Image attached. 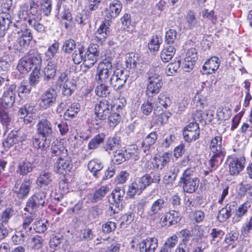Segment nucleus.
I'll return each instance as SVG.
<instances>
[{
  "instance_id": "obj_1",
  "label": "nucleus",
  "mask_w": 252,
  "mask_h": 252,
  "mask_svg": "<svg viewBox=\"0 0 252 252\" xmlns=\"http://www.w3.org/2000/svg\"><path fill=\"white\" fill-rule=\"evenodd\" d=\"M123 5L120 1L114 0L109 4L106 10L105 19L100 25L94 33V40L98 43L102 44L108 37L110 32V21L117 17L122 10Z\"/></svg>"
},
{
  "instance_id": "obj_2",
  "label": "nucleus",
  "mask_w": 252,
  "mask_h": 252,
  "mask_svg": "<svg viewBox=\"0 0 252 252\" xmlns=\"http://www.w3.org/2000/svg\"><path fill=\"white\" fill-rule=\"evenodd\" d=\"M159 68L151 67L146 74L148 81L146 93L149 97H152L158 94L163 85L162 77L159 74Z\"/></svg>"
},
{
  "instance_id": "obj_3",
  "label": "nucleus",
  "mask_w": 252,
  "mask_h": 252,
  "mask_svg": "<svg viewBox=\"0 0 252 252\" xmlns=\"http://www.w3.org/2000/svg\"><path fill=\"white\" fill-rule=\"evenodd\" d=\"M112 60L111 57H107L99 62L95 75L96 82L109 83L113 73Z\"/></svg>"
},
{
  "instance_id": "obj_4",
  "label": "nucleus",
  "mask_w": 252,
  "mask_h": 252,
  "mask_svg": "<svg viewBox=\"0 0 252 252\" xmlns=\"http://www.w3.org/2000/svg\"><path fill=\"white\" fill-rule=\"evenodd\" d=\"M199 183V180L194 176L193 170L189 168L183 172L178 182V186L182 187L184 192L192 193L198 189Z\"/></svg>"
},
{
  "instance_id": "obj_5",
  "label": "nucleus",
  "mask_w": 252,
  "mask_h": 252,
  "mask_svg": "<svg viewBox=\"0 0 252 252\" xmlns=\"http://www.w3.org/2000/svg\"><path fill=\"white\" fill-rule=\"evenodd\" d=\"M111 199L109 202L110 203L109 209L113 214L118 213L123 208L125 196V190L123 187H116L111 194Z\"/></svg>"
},
{
  "instance_id": "obj_6",
  "label": "nucleus",
  "mask_w": 252,
  "mask_h": 252,
  "mask_svg": "<svg viewBox=\"0 0 252 252\" xmlns=\"http://www.w3.org/2000/svg\"><path fill=\"white\" fill-rule=\"evenodd\" d=\"M47 193L45 191H39L35 193L28 200L24 210L28 212H35L40 206H44L46 202Z\"/></svg>"
},
{
  "instance_id": "obj_7",
  "label": "nucleus",
  "mask_w": 252,
  "mask_h": 252,
  "mask_svg": "<svg viewBox=\"0 0 252 252\" xmlns=\"http://www.w3.org/2000/svg\"><path fill=\"white\" fill-rule=\"evenodd\" d=\"M18 36L14 44V48L20 53H24L32 39V33L31 30L26 29L18 32Z\"/></svg>"
},
{
  "instance_id": "obj_8",
  "label": "nucleus",
  "mask_w": 252,
  "mask_h": 252,
  "mask_svg": "<svg viewBox=\"0 0 252 252\" xmlns=\"http://www.w3.org/2000/svg\"><path fill=\"white\" fill-rule=\"evenodd\" d=\"M128 77L126 69L117 68L113 71L109 83L114 90L118 91L124 87Z\"/></svg>"
},
{
  "instance_id": "obj_9",
  "label": "nucleus",
  "mask_w": 252,
  "mask_h": 252,
  "mask_svg": "<svg viewBox=\"0 0 252 252\" xmlns=\"http://www.w3.org/2000/svg\"><path fill=\"white\" fill-rule=\"evenodd\" d=\"M16 94V85L14 84L10 85L0 98V107L6 109L11 108L15 101Z\"/></svg>"
},
{
  "instance_id": "obj_10",
  "label": "nucleus",
  "mask_w": 252,
  "mask_h": 252,
  "mask_svg": "<svg viewBox=\"0 0 252 252\" xmlns=\"http://www.w3.org/2000/svg\"><path fill=\"white\" fill-rule=\"evenodd\" d=\"M114 106L108 100L103 99L95 104L94 113L96 117L100 120H105L110 114Z\"/></svg>"
},
{
  "instance_id": "obj_11",
  "label": "nucleus",
  "mask_w": 252,
  "mask_h": 252,
  "mask_svg": "<svg viewBox=\"0 0 252 252\" xmlns=\"http://www.w3.org/2000/svg\"><path fill=\"white\" fill-rule=\"evenodd\" d=\"M57 93L55 90L49 89L44 92L39 98V106L42 110H45L56 102Z\"/></svg>"
},
{
  "instance_id": "obj_12",
  "label": "nucleus",
  "mask_w": 252,
  "mask_h": 252,
  "mask_svg": "<svg viewBox=\"0 0 252 252\" xmlns=\"http://www.w3.org/2000/svg\"><path fill=\"white\" fill-rule=\"evenodd\" d=\"M73 167L71 157L68 155L58 158L55 162V171L60 174L70 172Z\"/></svg>"
},
{
  "instance_id": "obj_13",
  "label": "nucleus",
  "mask_w": 252,
  "mask_h": 252,
  "mask_svg": "<svg viewBox=\"0 0 252 252\" xmlns=\"http://www.w3.org/2000/svg\"><path fill=\"white\" fill-rule=\"evenodd\" d=\"M37 133L38 135L46 139V143L49 140L51 141L53 137V130L51 123L47 119H41L37 124Z\"/></svg>"
},
{
  "instance_id": "obj_14",
  "label": "nucleus",
  "mask_w": 252,
  "mask_h": 252,
  "mask_svg": "<svg viewBox=\"0 0 252 252\" xmlns=\"http://www.w3.org/2000/svg\"><path fill=\"white\" fill-rule=\"evenodd\" d=\"M25 140V134L19 130H13L8 134L2 143V145L4 148L9 149L13 146H16L19 142H22Z\"/></svg>"
},
{
  "instance_id": "obj_15",
  "label": "nucleus",
  "mask_w": 252,
  "mask_h": 252,
  "mask_svg": "<svg viewBox=\"0 0 252 252\" xmlns=\"http://www.w3.org/2000/svg\"><path fill=\"white\" fill-rule=\"evenodd\" d=\"M183 136L186 141L191 142L198 139L200 135V129L196 122L189 123L184 128Z\"/></svg>"
},
{
  "instance_id": "obj_16",
  "label": "nucleus",
  "mask_w": 252,
  "mask_h": 252,
  "mask_svg": "<svg viewBox=\"0 0 252 252\" xmlns=\"http://www.w3.org/2000/svg\"><path fill=\"white\" fill-rule=\"evenodd\" d=\"M31 188L30 180L25 179L21 184L17 181L13 188V191L18 199H24L28 195Z\"/></svg>"
},
{
  "instance_id": "obj_17",
  "label": "nucleus",
  "mask_w": 252,
  "mask_h": 252,
  "mask_svg": "<svg viewBox=\"0 0 252 252\" xmlns=\"http://www.w3.org/2000/svg\"><path fill=\"white\" fill-rule=\"evenodd\" d=\"M166 202L163 198H159L155 200L152 204L150 210L143 218L152 219L156 215H159L160 212L163 211L166 207Z\"/></svg>"
},
{
  "instance_id": "obj_18",
  "label": "nucleus",
  "mask_w": 252,
  "mask_h": 252,
  "mask_svg": "<svg viewBox=\"0 0 252 252\" xmlns=\"http://www.w3.org/2000/svg\"><path fill=\"white\" fill-rule=\"evenodd\" d=\"M180 220L181 216L180 213L173 210L166 212L161 217L160 223L162 226H169L177 224Z\"/></svg>"
},
{
  "instance_id": "obj_19",
  "label": "nucleus",
  "mask_w": 252,
  "mask_h": 252,
  "mask_svg": "<svg viewBox=\"0 0 252 252\" xmlns=\"http://www.w3.org/2000/svg\"><path fill=\"white\" fill-rule=\"evenodd\" d=\"M246 159L244 156L235 157L229 163V172L231 175H237L245 167Z\"/></svg>"
},
{
  "instance_id": "obj_20",
  "label": "nucleus",
  "mask_w": 252,
  "mask_h": 252,
  "mask_svg": "<svg viewBox=\"0 0 252 252\" xmlns=\"http://www.w3.org/2000/svg\"><path fill=\"white\" fill-rule=\"evenodd\" d=\"M146 188L142 179L137 178L129 186L127 195L130 198H133L135 195L140 194Z\"/></svg>"
},
{
  "instance_id": "obj_21",
  "label": "nucleus",
  "mask_w": 252,
  "mask_h": 252,
  "mask_svg": "<svg viewBox=\"0 0 252 252\" xmlns=\"http://www.w3.org/2000/svg\"><path fill=\"white\" fill-rule=\"evenodd\" d=\"M158 246V240L156 238L148 237L139 244L140 252H155Z\"/></svg>"
},
{
  "instance_id": "obj_22",
  "label": "nucleus",
  "mask_w": 252,
  "mask_h": 252,
  "mask_svg": "<svg viewBox=\"0 0 252 252\" xmlns=\"http://www.w3.org/2000/svg\"><path fill=\"white\" fill-rule=\"evenodd\" d=\"M220 65L219 59L216 57H212L204 63L202 70L203 74H211L214 73Z\"/></svg>"
},
{
  "instance_id": "obj_23",
  "label": "nucleus",
  "mask_w": 252,
  "mask_h": 252,
  "mask_svg": "<svg viewBox=\"0 0 252 252\" xmlns=\"http://www.w3.org/2000/svg\"><path fill=\"white\" fill-rule=\"evenodd\" d=\"M158 133L153 131L148 134L143 140L142 149L146 155L150 154V149L156 142L158 139Z\"/></svg>"
},
{
  "instance_id": "obj_24",
  "label": "nucleus",
  "mask_w": 252,
  "mask_h": 252,
  "mask_svg": "<svg viewBox=\"0 0 252 252\" xmlns=\"http://www.w3.org/2000/svg\"><path fill=\"white\" fill-rule=\"evenodd\" d=\"M12 23L11 16L9 13L4 11L0 13V38L4 36Z\"/></svg>"
},
{
  "instance_id": "obj_25",
  "label": "nucleus",
  "mask_w": 252,
  "mask_h": 252,
  "mask_svg": "<svg viewBox=\"0 0 252 252\" xmlns=\"http://www.w3.org/2000/svg\"><path fill=\"white\" fill-rule=\"evenodd\" d=\"M209 149L213 154L224 155V148L222 146V137L216 136L213 137L211 140Z\"/></svg>"
},
{
  "instance_id": "obj_26",
  "label": "nucleus",
  "mask_w": 252,
  "mask_h": 252,
  "mask_svg": "<svg viewBox=\"0 0 252 252\" xmlns=\"http://www.w3.org/2000/svg\"><path fill=\"white\" fill-rule=\"evenodd\" d=\"M57 64L54 61L48 62L44 68V79L46 82L52 81L56 76L57 72Z\"/></svg>"
},
{
  "instance_id": "obj_27",
  "label": "nucleus",
  "mask_w": 252,
  "mask_h": 252,
  "mask_svg": "<svg viewBox=\"0 0 252 252\" xmlns=\"http://www.w3.org/2000/svg\"><path fill=\"white\" fill-rule=\"evenodd\" d=\"M28 60L34 66L35 69H40L42 63V59L40 54L38 52L36 49L30 50L25 55Z\"/></svg>"
},
{
  "instance_id": "obj_28",
  "label": "nucleus",
  "mask_w": 252,
  "mask_h": 252,
  "mask_svg": "<svg viewBox=\"0 0 252 252\" xmlns=\"http://www.w3.org/2000/svg\"><path fill=\"white\" fill-rule=\"evenodd\" d=\"M251 206V204L249 201H247L241 205L238 209H236L235 214L232 218V221L235 223L240 221L243 217L247 213L248 210Z\"/></svg>"
},
{
  "instance_id": "obj_29",
  "label": "nucleus",
  "mask_w": 252,
  "mask_h": 252,
  "mask_svg": "<svg viewBox=\"0 0 252 252\" xmlns=\"http://www.w3.org/2000/svg\"><path fill=\"white\" fill-rule=\"evenodd\" d=\"M102 161L98 159H94L90 161L88 164V168L93 173V175L96 178L100 177V171L103 168Z\"/></svg>"
},
{
  "instance_id": "obj_30",
  "label": "nucleus",
  "mask_w": 252,
  "mask_h": 252,
  "mask_svg": "<svg viewBox=\"0 0 252 252\" xmlns=\"http://www.w3.org/2000/svg\"><path fill=\"white\" fill-rule=\"evenodd\" d=\"M24 102V100L23 99H21L18 101L19 106L18 107L17 114L20 117H22L32 113L34 110V106L32 105V103L28 102L23 104Z\"/></svg>"
},
{
  "instance_id": "obj_31",
  "label": "nucleus",
  "mask_w": 252,
  "mask_h": 252,
  "mask_svg": "<svg viewBox=\"0 0 252 252\" xmlns=\"http://www.w3.org/2000/svg\"><path fill=\"white\" fill-rule=\"evenodd\" d=\"M51 153L52 157H57L58 158L63 157L68 154L67 150L58 140L52 143Z\"/></svg>"
},
{
  "instance_id": "obj_32",
  "label": "nucleus",
  "mask_w": 252,
  "mask_h": 252,
  "mask_svg": "<svg viewBox=\"0 0 252 252\" xmlns=\"http://www.w3.org/2000/svg\"><path fill=\"white\" fill-rule=\"evenodd\" d=\"M92 13L89 10H82L81 12H78L74 16V22L78 24L80 27H83L88 22L89 19L91 16Z\"/></svg>"
},
{
  "instance_id": "obj_33",
  "label": "nucleus",
  "mask_w": 252,
  "mask_h": 252,
  "mask_svg": "<svg viewBox=\"0 0 252 252\" xmlns=\"http://www.w3.org/2000/svg\"><path fill=\"white\" fill-rule=\"evenodd\" d=\"M141 178L147 187L152 183L158 184L160 181V174L158 172H151L149 174L143 176Z\"/></svg>"
},
{
  "instance_id": "obj_34",
  "label": "nucleus",
  "mask_w": 252,
  "mask_h": 252,
  "mask_svg": "<svg viewBox=\"0 0 252 252\" xmlns=\"http://www.w3.org/2000/svg\"><path fill=\"white\" fill-rule=\"evenodd\" d=\"M75 236L77 241H89L92 240L94 237L93 231L91 229L85 228L77 231Z\"/></svg>"
},
{
  "instance_id": "obj_35",
  "label": "nucleus",
  "mask_w": 252,
  "mask_h": 252,
  "mask_svg": "<svg viewBox=\"0 0 252 252\" xmlns=\"http://www.w3.org/2000/svg\"><path fill=\"white\" fill-rule=\"evenodd\" d=\"M80 109V105L78 103L71 104L63 114L65 120H70L75 118Z\"/></svg>"
},
{
  "instance_id": "obj_36",
  "label": "nucleus",
  "mask_w": 252,
  "mask_h": 252,
  "mask_svg": "<svg viewBox=\"0 0 252 252\" xmlns=\"http://www.w3.org/2000/svg\"><path fill=\"white\" fill-rule=\"evenodd\" d=\"M179 172V168L176 166H172L163 177V182L165 184H173L176 180Z\"/></svg>"
},
{
  "instance_id": "obj_37",
  "label": "nucleus",
  "mask_w": 252,
  "mask_h": 252,
  "mask_svg": "<svg viewBox=\"0 0 252 252\" xmlns=\"http://www.w3.org/2000/svg\"><path fill=\"white\" fill-rule=\"evenodd\" d=\"M63 240V236L60 233L52 235L49 241V246L51 250L54 252L60 248L61 244Z\"/></svg>"
},
{
  "instance_id": "obj_38",
  "label": "nucleus",
  "mask_w": 252,
  "mask_h": 252,
  "mask_svg": "<svg viewBox=\"0 0 252 252\" xmlns=\"http://www.w3.org/2000/svg\"><path fill=\"white\" fill-rule=\"evenodd\" d=\"M192 237V240H195L197 243H204L203 241L205 239L204 235V231L203 228L201 226L195 225L191 228L190 231Z\"/></svg>"
},
{
  "instance_id": "obj_39",
  "label": "nucleus",
  "mask_w": 252,
  "mask_h": 252,
  "mask_svg": "<svg viewBox=\"0 0 252 252\" xmlns=\"http://www.w3.org/2000/svg\"><path fill=\"white\" fill-rule=\"evenodd\" d=\"M105 135L103 133H100L95 135L89 141L88 147L89 150H95L98 148L102 144L105 139Z\"/></svg>"
},
{
  "instance_id": "obj_40",
  "label": "nucleus",
  "mask_w": 252,
  "mask_h": 252,
  "mask_svg": "<svg viewBox=\"0 0 252 252\" xmlns=\"http://www.w3.org/2000/svg\"><path fill=\"white\" fill-rule=\"evenodd\" d=\"M121 146V141L119 137H109L107 140L104 146L105 151L110 153V151L119 148Z\"/></svg>"
},
{
  "instance_id": "obj_41",
  "label": "nucleus",
  "mask_w": 252,
  "mask_h": 252,
  "mask_svg": "<svg viewBox=\"0 0 252 252\" xmlns=\"http://www.w3.org/2000/svg\"><path fill=\"white\" fill-rule=\"evenodd\" d=\"M40 18L38 16H30L28 19V23L30 26L32 27L38 32H43L45 31L44 25L39 22Z\"/></svg>"
},
{
  "instance_id": "obj_42",
  "label": "nucleus",
  "mask_w": 252,
  "mask_h": 252,
  "mask_svg": "<svg viewBox=\"0 0 252 252\" xmlns=\"http://www.w3.org/2000/svg\"><path fill=\"white\" fill-rule=\"evenodd\" d=\"M176 52L174 46L167 45L161 51L160 53L161 60L164 63H167L173 58Z\"/></svg>"
},
{
  "instance_id": "obj_43",
  "label": "nucleus",
  "mask_w": 252,
  "mask_h": 252,
  "mask_svg": "<svg viewBox=\"0 0 252 252\" xmlns=\"http://www.w3.org/2000/svg\"><path fill=\"white\" fill-rule=\"evenodd\" d=\"M95 94L99 97H106L110 94L108 83L96 82Z\"/></svg>"
},
{
  "instance_id": "obj_44",
  "label": "nucleus",
  "mask_w": 252,
  "mask_h": 252,
  "mask_svg": "<svg viewBox=\"0 0 252 252\" xmlns=\"http://www.w3.org/2000/svg\"><path fill=\"white\" fill-rule=\"evenodd\" d=\"M213 154L208 163V169L211 172L215 171L221 164L223 157L224 156V155Z\"/></svg>"
},
{
  "instance_id": "obj_45",
  "label": "nucleus",
  "mask_w": 252,
  "mask_h": 252,
  "mask_svg": "<svg viewBox=\"0 0 252 252\" xmlns=\"http://www.w3.org/2000/svg\"><path fill=\"white\" fill-rule=\"evenodd\" d=\"M32 169V163L27 160H24L19 163L17 172L20 175H26L28 173L31 172Z\"/></svg>"
},
{
  "instance_id": "obj_46",
  "label": "nucleus",
  "mask_w": 252,
  "mask_h": 252,
  "mask_svg": "<svg viewBox=\"0 0 252 252\" xmlns=\"http://www.w3.org/2000/svg\"><path fill=\"white\" fill-rule=\"evenodd\" d=\"M76 85L73 79L65 80L62 89V94L64 96H70L75 90Z\"/></svg>"
},
{
  "instance_id": "obj_47",
  "label": "nucleus",
  "mask_w": 252,
  "mask_h": 252,
  "mask_svg": "<svg viewBox=\"0 0 252 252\" xmlns=\"http://www.w3.org/2000/svg\"><path fill=\"white\" fill-rule=\"evenodd\" d=\"M33 67V65L26 56L22 58L17 65L18 69L22 73H26L30 71Z\"/></svg>"
},
{
  "instance_id": "obj_48",
  "label": "nucleus",
  "mask_w": 252,
  "mask_h": 252,
  "mask_svg": "<svg viewBox=\"0 0 252 252\" xmlns=\"http://www.w3.org/2000/svg\"><path fill=\"white\" fill-rule=\"evenodd\" d=\"M32 91V86L27 82H22L18 88H16V93H18V96L22 97L29 94Z\"/></svg>"
},
{
  "instance_id": "obj_49",
  "label": "nucleus",
  "mask_w": 252,
  "mask_h": 252,
  "mask_svg": "<svg viewBox=\"0 0 252 252\" xmlns=\"http://www.w3.org/2000/svg\"><path fill=\"white\" fill-rule=\"evenodd\" d=\"M126 150L117 149L113 153L112 161L115 164H120L126 160Z\"/></svg>"
},
{
  "instance_id": "obj_50",
  "label": "nucleus",
  "mask_w": 252,
  "mask_h": 252,
  "mask_svg": "<svg viewBox=\"0 0 252 252\" xmlns=\"http://www.w3.org/2000/svg\"><path fill=\"white\" fill-rule=\"evenodd\" d=\"M185 18L188 24V27L189 29H192L196 27L198 25V21L194 11L189 10L187 13Z\"/></svg>"
},
{
  "instance_id": "obj_51",
  "label": "nucleus",
  "mask_w": 252,
  "mask_h": 252,
  "mask_svg": "<svg viewBox=\"0 0 252 252\" xmlns=\"http://www.w3.org/2000/svg\"><path fill=\"white\" fill-rule=\"evenodd\" d=\"M182 241L179 244L192 247L190 238L192 237L190 231L188 229H184L179 232Z\"/></svg>"
},
{
  "instance_id": "obj_52",
  "label": "nucleus",
  "mask_w": 252,
  "mask_h": 252,
  "mask_svg": "<svg viewBox=\"0 0 252 252\" xmlns=\"http://www.w3.org/2000/svg\"><path fill=\"white\" fill-rule=\"evenodd\" d=\"M30 213H31L29 216L24 218L22 224L23 229H24V232L27 233L32 230V227L31 225V224L36 217V214L35 212Z\"/></svg>"
},
{
  "instance_id": "obj_53",
  "label": "nucleus",
  "mask_w": 252,
  "mask_h": 252,
  "mask_svg": "<svg viewBox=\"0 0 252 252\" xmlns=\"http://www.w3.org/2000/svg\"><path fill=\"white\" fill-rule=\"evenodd\" d=\"M28 235H29V234L25 232L23 230L17 231L12 236V240L15 245H23L25 242Z\"/></svg>"
},
{
  "instance_id": "obj_54",
  "label": "nucleus",
  "mask_w": 252,
  "mask_h": 252,
  "mask_svg": "<svg viewBox=\"0 0 252 252\" xmlns=\"http://www.w3.org/2000/svg\"><path fill=\"white\" fill-rule=\"evenodd\" d=\"M171 104V100L169 95L166 93H161L156 100V105L162 106L167 108Z\"/></svg>"
},
{
  "instance_id": "obj_55",
  "label": "nucleus",
  "mask_w": 252,
  "mask_h": 252,
  "mask_svg": "<svg viewBox=\"0 0 252 252\" xmlns=\"http://www.w3.org/2000/svg\"><path fill=\"white\" fill-rule=\"evenodd\" d=\"M57 6V9H62L60 14V16L63 20H65L68 22L72 21L73 17L72 16L71 12L69 10V8L67 7L66 5H63V7L61 8V5L58 4Z\"/></svg>"
},
{
  "instance_id": "obj_56",
  "label": "nucleus",
  "mask_w": 252,
  "mask_h": 252,
  "mask_svg": "<svg viewBox=\"0 0 252 252\" xmlns=\"http://www.w3.org/2000/svg\"><path fill=\"white\" fill-rule=\"evenodd\" d=\"M84 48L83 47L78 48L72 54V60L74 63L78 64L84 60Z\"/></svg>"
},
{
  "instance_id": "obj_57",
  "label": "nucleus",
  "mask_w": 252,
  "mask_h": 252,
  "mask_svg": "<svg viewBox=\"0 0 252 252\" xmlns=\"http://www.w3.org/2000/svg\"><path fill=\"white\" fill-rule=\"evenodd\" d=\"M109 188L106 186H102L94 193L92 200L93 202H96L100 200L108 192Z\"/></svg>"
},
{
  "instance_id": "obj_58",
  "label": "nucleus",
  "mask_w": 252,
  "mask_h": 252,
  "mask_svg": "<svg viewBox=\"0 0 252 252\" xmlns=\"http://www.w3.org/2000/svg\"><path fill=\"white\" fill-rule=\"evenodd\" d=\"M8 109L0 107V122L3 126H6L7 128L11 121L8 114Z\"/></svg>"
},
{
  "instance_id": "obj_59",
  "label": "nucleus",
  "mask_w": 252,
  "mask_h": 252,
  "mask_svg": "<svg viewBox=\"0 0 252 252\" xmlns=\"http://www.w3.org/2000/svg\"><path fill=\"white\" fill-rule=\"evenodd\" d=\"M13 215L14 210L12 208H6L0 214V223H2L3 225L7 224Z\"/></svg>"
},
{
  "instance_id": "obj_60",
  "label": "nucleus",
  "mask_w": 252,
  "mask_h": 252,
  "mask_svg": "<svg viewBox=\"0 0 252 252\" xmlns=\"http://www.w3.org/2000/svg\"><path fill=\"white\" fill-rule=\"evenodd\" d=\"M176 140V136L174 134L164 135L161 146L166 149L173 146Z\"/></svg>"
},
{
  "instance_id": "obj_61",
  "label": "nucleus",
  "mask_w": 252,
  "mask_h": 252,
  "mask_svg": "<svg viewBox=\"0 0 252 252\" xmlns=\"http://www.w3.org/2000/svg\"><path fill=\"white\" fill-rule=\"evenodd\" d=\"M76 46L75 41L72 39H69L65 40L63 43L62 50L64 53L70 54L76 48Z\"/></svg>"
},
{
  "instance_id": "obj_62",
  "label": "nucleus",
  "mask_w": 252,
  "mask_h": 252,
  "mask_svg": "<svg viewBox=\"0 0 252 252\" xmlns=\"http://www.w3.org/2000/svg\"><path fill=\"white\" fill-rule=\"evenodd\" d=\"M11 61L8 55L5 54L0 58V70L7 71L9 70Z\"/></svg>"
},
{
  "instance_id": "obj_63",
  "label": "nucleus",
  "mask_w": 252,
  "mask_h": 252,
  "mask_svg": "<svg viewBox=\"0 0 252 252\" xmlns=\"http://www.w3.org/2000/svg\"><path fill=\"white\" fill-rule=\"evenodd\" d=\"M137 57L135 54L131 53L126 57V66L127 69L135 70L137 63Z\"/></svg>"
},
{
  "instance_id": "obj_64",
  "label": "nucleus",
  "mask_w": 252,
  "mask_h": 252,
  "mask_svg": "<svg viewBox=\"0 0 252 252\" xmlns=\"http://www.w3.org/2000/svg\"><path fill=\"white\" fill-rule=\"evenodd\" d=\"M52 181V174L49 172H42L37 179L40 185H48Z\"/></svg>"
}]
</instances>
